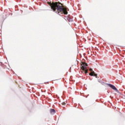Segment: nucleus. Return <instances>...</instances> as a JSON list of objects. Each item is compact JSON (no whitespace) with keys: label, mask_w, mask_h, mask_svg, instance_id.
I'll use <instances>...</instances> for the list:
<instances>
[{"label":"nucleus","mask_w":125,"mask_h":125,"mask_svg":"<svg viewBox=\"0 0 125 125\" xmlns=\"http://www.w3.org/2000/svg\"><path fill=\"white\" fill-rule=\"evenodd\" d=\"M51 9L54 12L59 14L60 16H62L61 14H64L67 15L68 14V11L69 9L65 6H63L62 7L61 5L58 4V2H55L51 4Z\"/></svg>","instance_id":"nucleus-1"},{"label":"nucleus","mask_w":125,"mask_h":125,"mask_svg":"<svg viewBox=\"0 0 125 125\" xmlns=\"http://www.w3.org/2000/svg\"><path fill=\"white\" fill-rule=\"evenodd\" d=\"M81 69L83 70V71H84V69L87 68V63L84 62H81Z\"/></svg>","instance_id":"nucleus-2"},{"label":"nucleus","mask_w":125,"mask_h":125,"mask_svg":"<svg viewBox=\"0 0 125 125\" xmlns=\"http://www.w3.org/2000/svg\"><path fill=\"white\" fill-rule=\"evenodd\" d=\"M107 85H108V86H109V87H111V88H112L114 90H115V91H118V89H117L116 86H115L114 85L109 83H107Z\"/></svg>","instance_id":"nucleus-3"},{"label":"nucleus","mask_w":125,"mask_h":125,"mask_svg":"<svg viewBox=\"0 0 125 125\" xmlns=\"http://www.w3.org/2000/svg\"><path fill=\"white\" fill-rule=\"evenodd\" d=\"M89 75L91 76H94V77H95L96 78H99V77H97V74H95V73H94V71L91 72L89 73Z\"/></svg>","instance_id":"nucleus-4"},{"label":"nucleus","mask_w":125,"mask_h":125,"mask_svg":"<svg viewBox=\"0 0 125 125\" xmlns=\"http://www.w3.org/2000/svg\"><path fill=\"white\" fill-rule=\"evenodd\" d=\"M50 113H51V114H54L55 113V110L54 109H51L50 110Z\"/></svg>","instance_id":"nucleus-5"},{"label":"nucleus","mask_w":125,"mask_h":125,"mask_svg":"<svg viewBox=\"0 0 125 125\" xmlns=\"http://www.w3.org/2000/svg\"><path fill=\"white\" fill-rule=\"evenodd\" d=\"M67 20H68L69 22H73V20H72V19H71L69 17H67Z\"/></svg>","instance_id":"nucleus-6"},{"label":"nucleus","mask_w":125,"mask_h":125,"mask_svg":"<svg viewBox=\"0 0 125 125\" xmlns=\"http://www.w3.org/2000/svg\"><path fill=\"white\" fill-rule=\"evenodd\" d=\"M88 73V69H86L84 71L85 74H87Z\"/></svg>","instance_id":"nucleus-7"},{"label":"nucleus","mask_w":125,"mask_h":125,"mask_svg":"<svg viewBox=\"0 0 125 125\" xmlns=\"http://www.w3.org/2000/svg\"><path fill=\"white\" fill-rule=\"evenodd\" d=\"M62 104L65 105H66V103H65V102H62Z\"/></svg>","instance_id":"nucleus-8"},{"label":"nucleus","mask_w":125,"mask_h":125,"mask_svg":"<svg viewBox=\"0 0 125 125\" xmlns=\"http://www.w3.org/2000/svg\"><path fill=\"white\" fill-rule=\"evenodd\" d=\"M89 71H90V72H92V68H90V69H89Z\"/></svg>","instance_id":"nucleus-9"}]
</instances>
